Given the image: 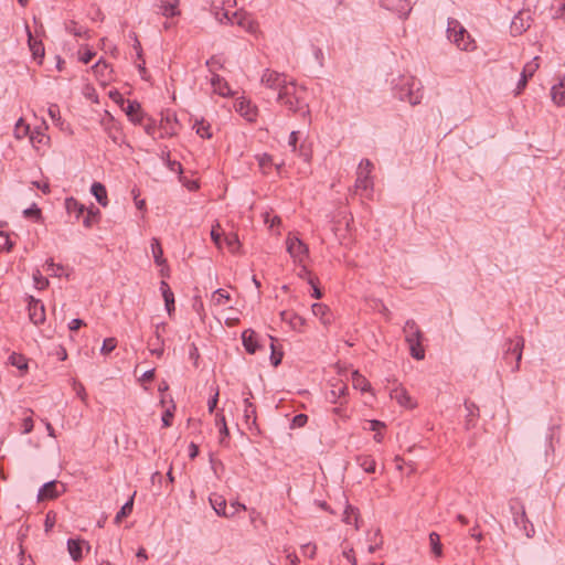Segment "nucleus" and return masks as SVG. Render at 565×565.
I'll return each mask as SVG.
<instances>
[{
  "label": "nucleus",
  "mask_w": 565,
  "mask_h": 565,
  "mask_svg": "<svg viewBox=\"0 0 565 565\" xmlns=\"http://www.w3.org/2000/svg\"><path fill=\"white\" fill-rule=\"evenodd\" d=\"M307 89L290 81L289 85L281 93L276 95L279 105L286 107L292 114H300L302 117L310 116L309 105L306 102Z\"/></svg>",
  "instance_id": "1"
},
{
  "label": "nucleus",
  "mask_w": 565,
  "mask_h": 565,
  "mask_svg": "<svg viewBox=\"0 0 565 565\" xmlns=\"http://www.w3.org/2000/svg\"><path fill=\"white\" fill-rule=\"evenodd\" d=\"M509 508L512 513L513 522L526 537H532L535 533L533 524L530 522L524 504L518 498L509 501Z\"/></svg>",
  "instance_id": "2"
},
{
  "label": "nucleus",
  "mask_w": 565,
  "mask_h": 565,
  "mask_svg": "<svg viewBox=\"0 0 565 565\" xmlns=\"http://www.w3.org/2000/svg\"><path fill=\"white\" fill-rule=\"evenodd\" d=\"M447 36L460 50L469 51L472 49L473 41L467 30L456 19L448 20Z\"/></svg>",
  "instance_id": "3"
},
{
  "label": "nucleus",
  "mask_w": 565,
  "mask_h": 565,
  "mask_svg": "<svg viewBox=\"0 0 565 565\" xmlns=\"http://www.w3.org/2000/svg\"><path fill=\"white\" fill-rule=\"evenodd\" d=\"M373 163L369 159H362L356 171L355 189L356 191H371L373 189Z\"/></svg>",
  "instance_id": "4"
},
{
  "label": "nucleus",
  "mask_w": 565,
  "mask_h": 565,
  "mask_svg": "<svg viewBox=\"0 0 565 565\" xmlns=\"http://www.w3.org/2000/svg\"><path fill=\"white\" fill-rule=\"evenodd\" d=\"M260 82L266 88L279 94L289 85L290 81L287 79L286 74L267 68L264 71Z\"/></svg>",
  "instance_id": "5"
},
{
  "label": "nucleus",
  "mask_w": 565,
  "mask_h": 565,
  "mask_svg": "<svg viewBox=\"0 0 565 565\" xmlns=\"http://www.w3.org/2000/svg\"><path fill=\"white\" fill-rule=\"evenodd\" d=\"M508 349L504 352V360L509 362V359H514L515 364L512 367L513 372L519 371L520 363L522 360V351L524 348V339L521 335H516L514 339H510L508 342Z\"/></svg>",
  "instance_id": "6"
},
{
  "label": "nucleus",
  "mask_w": 565,
  "mask_h": 565,
  "mask_svg": "<svg viewBox=\"0 0 565 565\" xmlns=\"http://www.w3.org/2000/svg\"><path fill=\"white\" fill-rule=\"evenodd\" d=\"M533 22L532 12L530 9L520 10L512 19L510 30L512 35H521L525 32Z\"/></svg>",
  "instance_id": "7"
},
{
  "label": "nucleus",
  "mask_w": 565,
  "mask_h": 565,
  "mask_svg": "<svg viewBox=\"0 0 565 565\" xmlns=\"http://www.w3.org/2000/svg\"><path fill=\"white\" fill-rule=\"evenodd\" d=\"M286 246L287 252L296 260L302 262L309 254L308 245L295 235H288Z\"/></svg>",
  "instance_id": "8"
},
{
  "label": "nucleus",
  "mask_w": 565,
  "mask_h": 565,
  "mask_svg": "<svg viewBox=\"0 0 565 565\" xmlns=\"http://www.w3.org/2000/svg\"><path fill=\"white\" fill-rule=\"evenodd\" d=\"M65 491V487L62 483H58L57 481H49L44 483L38 493V500L44 501V500H53L60 497L62 492Z\"/></svg>",
  "instance_id": "9"
},
{
  "label": "nucleus",
  "mask_w": 565,
  "mask_h": 565,
  "mask_svg": "<svg viewBox=\"0 0 565 565\" xmlns=\"http://www.w3.org/2000/svg\"><path fill=\"white\" fill-rule=\"evenodd\" d=\"M539 67H540L539 56L533 57L532 61L527 62L524 65L522 73H521V78L518 82V85L515 88V95H520L523 92V89L527 85L529 79L533 77V75L535 74V72L537 71Z\"/></svg>",
  "instance_id": "10"
},
{
  "label": "nucleus",
  "mask_w": 565,
  "mask_h": 565,
  "mask_svg": "<svg viewBox=\"0 0 565 565\" xmlns=\"http://www.w3.org/2000/svg\"><path fill=\"white\" fill-rule=\"evenodd\" d=\"M381 4L390 10L396 12L401 18H407L412 11V0H381Z\"/></svg>",
  "instance_id": "11"
},
{
  "label": "nucleus",
  "mask_w": 565,
  "mask_h": 565,
  "mask_svg": "<svg viewBox=\"0 0 565 565\" xmlns=\"http://www.w3.org/2000/svg\"><path fill=\"white\" fill-rule=\"evenodd\" d=\"M29 318L35 324L39 326L45 321V308L41 300L30 297L29 306Z\"/></svg>",
  "instance_id": "12"
},
{
  "label": "nucleus",
  "mask_w": 565,
  "mask_h": 565,
  "mask_svg": "<svg viewBox=\"0 0 565 565\" xmlns=\"http://www.w3.org/2000/svg\"><path fill=\"white\" fill-rule=\"evenodd\" d=\"M403 332L407 344L423 341L424 334L417 326L416 321L413 319H409L405 322Z\"/></svg>",
  "instance_id": "13"
},
{
  "label": "nucleus",
  "mask_w": 565,
  "mask_h": 565,
  "mask_svg": "<svg viewBox=\"0 0 565 565\" xmlns=\"http://www.w3.org/2000/svg\"><path fill=\"white\" fill-rule=\"evenodd\" d=\"M179 4V0H156L154 3L159 12L166 18L180 15Z\"/></svg>",
  "instance_id": "14"
},
{
  "label": "nucleus",
  "mask_w": 565,
  "mask_h": 565,
  "mask_svg": "<svg viewBox=\"0 0 565 565\" xmlns=\"http://www.w3.org/2000/svg\"><path fill=\"white\" fill-rule=\"evenodd\" d=\"M209 501L215 513L220 516L231 518L234 516L235 511L227 512L226 511V500L223 495L217 493H211L209 497Z\"/></svg>",
  "instance_id": "15"
},
{
  "label": "nucleus",
  "mask_w": 565,
  "mask_h": 565,
  "mask_svg": "<svg viewBox=\"0 0 565 565\" xmlns=\"http://www.w3.org/2000/svg\"><path fill=\"white\" fill-rule=\"evenodd\" d=\"M280 318L282 321L288 322L291 329L296 331H299L305 326L306 322V320L301 316L289 310L281 311Z\"/></svg>",
  "instance_id": "16"
},
{
  "label": "nucleus",
  "mask_w": 565,
  "mask_h": 565,
  "mask_svg": "<svg viewBox=\"0 0 565 565\" xmlns=\"http://www.w3.org/2000/svg\"><path fill=\"white\" fill-rule=\"evenodd\" d=\"M160 290L162 294V297L164 299L166 309L168 311V315L171 317L172 312L174 311V294L172 292L170 286L167 281L161 280L160 282Z\"/></svg>",
  "instance_id": "17"
},
{
  "label": "nucleus",
  "mask_w": 565,
  "mask_h": 565,
  "mask_svg": "<svg viewBox=\"0 0 565 565\" xmlns=\"http://www.w3.org/2000/svg\"><path fill=\"white\" fill-rule=\"evenodd\" d=\"M28 43L34 60H42L44 57V45L42 41L33 38L29 26H26Z\"/></svg>",
  "instance_id": "18"
},
{
  "label": "nucleus",
  "mask_w": 565,
  "mask_h": 565,
  "mask_svg": "<svg viewBox=\"0 0 565 565\" xmlns=\"http://www.w3.org/2000/svg\"><path fill=\"white\" fill-rule=\"evenodd\" d=\"M255 335V331L252 329H247L242 333L243 345L245 350L250 354H254L259 348Z\"/></svg>",
  "instance_id": "19"
},
{
  "label": "nucleus",
  "mask_w": 565,
  "mask_h": 565,
  "mask_svg": "<svg viewBox=\"0 0 565 565\" xmlns=\"http://www.w3.org/2000/svg\"><path fill=\"white\" fill-rule=\"evenodd\" d=\"M127 104L125 108L126 115L131 121L140 124L143 118L140 104L136 100H127Z\"/></svg>",
  "instance_id": "20"
},
{
  "label": "nucleus",
  "mask_w": 565,
  "mask_h": 565,
  "mask_svg": "<svg viewBox=\"0 0 565 565\" xmlns=\"http://www.w3.org/2000/svg\"><path fill=\"white\" fill-rule=\"evenodd\" d=\"M224 17L231 21L232 24L236 23L238 24L239 26L244 28L247 32L249 33H254L256 32L257 30V25L254 23L253 20H250L249 18L247 17H242V15H238V14H234L233 19H230L227 17V13L225 12L224 13Z\"/></svg>",
  "instance_id": "21"
},
{
  "label": "nucleus",
  "mask_w": 565,
  "mask_h": 565,
  "mask_svg": "<svg viewBox=\"0 0 565 565\" xmlns=\"http://www.w3.org/2000/svg\"><path fill=\"white\" fill-rule=\"evenodd\" d=\"M311 310H312V313L313 316L320 318L321 322L327 326V324H330L331 323V319H330V309L327 305L324 303H313L311 306Z\"/></svg>",
  "instance_id": "22"
},
{
  "label": "nucleus",
  "mask_w": 565,
  "mask_h": 565,
  "mask_svg": "<svg viewBox=\"0 0 565 565\" xmlns=\"http://www.w3.org/2000/svg\"><path fill=\"white\" fill-rule=\"evenodd\" d=\"M244 419L249 427L256 425V406L249 401V397L244 399Z\"/></svg>",
  "instance_id": "23"
},
{
  "label": "nucleus",
  "mask_w": 565,
  "mask_h": 565,
  "mask_svg": "<svg viewBox=\"0 0 565 565\" xmlns=\"http://www.w3.org/2000/svg\"><path fill=\"white\" fill-rule=\"evenodd\" d=\"M65 207L67 213L74 214L76 218H79L85 212V205L74 198H67L65 200Z\"/></svg>",
  "instance_id": "24"
},
{
  "label": "nucleus",
  "mask_w": 565,
  "mask_h": 565,
  "mask_svg": "<svg viewBox=\"0 0 565 565\" xmlns=\"http://www.w3.org/2000/svg\"><path fill=\"white\" fill-rule=\"evenodd\" d=\"M90 192L100 205L106 206L108 204L107 191L104 184L100 182H94L92 184Z\"/></svg>",
  "instance_id": "25"
},
{
  "label": "nucleus",
  "mask_w": 565,
  "mask_h": 565,
  "mask_svg": "<svg viewBox=\"0 0 565 565\" xmlns=\"http://www.w3.org/2000/svg\"><path fill=\"white\" fill-rule=\"evenodd\" d=\"M84 541L68 539L67 550L73 561L78 562L83 558L82 545Z\"/></svg>",
  "instance_id": "26"
},
{
  "label": "nucleus",
  "mask_w": 565,
  "mask_h": 565,
  "mask_svg": "<svg viewBox=\"0 0 565 565\" xmlns=\"http://www.w3.org/2000/svg\"><path fill=\"white\" fill-rule=\"evenodd\" d=\"M151 253L153 256V260L158 266H163L167 264V260L163 257V249L161 247V243L157 237H153L151 239Z\"/></svg>",
  "instance_id": "27"
},
{
  "label": "nucleus",
  "mask_w": 565,
  "mask_h": 565,
  "mask_svg": "<svg viewBox=\"0 0 565 565\" xmlns=\"http://www.w3.org/2000/svg\"><path fill=\"white\" fill-rule=\"evenodd\" d=\"M551 96L553 102L558 106L565 105V82L562 81L554 85L551 89Z\"/></svg>",
  "instance_id": "28"
},
{
  "label": "nucleus",
  "mask_w": 565,
  "mask_h": 565,
  "mask_svg": "<svg viewBox=\"0 0 565 565\" xmlns=\"http://www.w3.org/2000/svg\"><path fill=\"white\" fill-rule=\"evenodd\" d=\"M358 465L367 473H374L376 469V462L370 455H360L356 457Z\"/></svg>",
  "instance_id": "29"
},
{
  "label": "nucleus",
  "mask_w": 565,
  "mask_h": 565,
  "mask_svg": "<svg viewBox=\"0 0 565 565\" xmlns=\"http://www.w3.org/2000/svg\"><path fill=\"white\" fill-rule=\"evenodd\" d=\"M429 544L431 553L435 557H441L443 556V544L440 542V536L436 532H431L429 534Z\"/></svg>",
  "instance_id": "30"
},
{
  "label": "nucleus",
  "mask_w": 565,
  "mask_h": 565,
  "mask_svg": "<svg viewBox=\"0 0 565 565\" xmlns=\"http://www.w3.org/2000/svg\"><path fill=\"white\" fill-rule=\"evenodd\" d=\"M211 84L215 92L220 95L225 96L228 93V87L224 78L216 73L212 74Z\"/></svg>",
  "instance_id": "31"
},
{
  "label": "nucleus",
  "mask_w": 565,
  "mask_h": 565,
  "mask_svg": "<svg viewBox=\"0 0 565 565\" xmlns=\"http://www.w3.org/2000/svg\"><path fill=\"white\" fill-rule=\"evenodd\" d=\"M352 382L354 388H359L362 392H367L371 388L370 382L361 375L358 371L352 374Z\"/></svg>",
  "instance_id": "32"
},
{
  "label": "nucleus",
  "mask_w": 565,
  "mask_h": 565,
  "mask_svg": "<svg viewBox=\"0 0 565 565\" xmlns=\"http://www.w3.org/2000/svg\"><path fill=\"white\" fill-rule=\"evenodd\" d=\"M134 507V498H130L117 512L115 516V522L120 523L122 519L127 518L132 512Z\"/></svg>",
  "instance_id": "33"
},
{
  "label": "nucleus",
  "mask_w": 565,
  "mask_h": 565,
  "mask_svg": "<svg viewBox=\"0 0 565 565\" xmlns=\"http://www.w3.org/2000/svg\"><path fill=\"white\" fill-rule=\"evenodd\" d=\"M408 348H409V353H411L412 358H414L415 360H418V361L425 359V349L422 344V341L408 344Z\"/></svg>",
  "instance_id": "34"
},
{
  "label": "nucleus",
  "mask_w": 565,
  "mask_h": 565,
  "mask_svg": "<svg viewBox=\"0 0 565 565\" xmlns=\"http://www.w3.org/2000/svg\"><path fill=\"white\" fill-rule=\"evenodd\" d=\"M270 341H271V343H270V349H271L270 361H271V364L276 367L281 363L284 352L276 348V345H275L276 339L275 338L270 337Z\"/></svg>",
  "instance_id": "35"
},
{
  "label": "nucleus",
  "mask_w": 565,
  "mask_h": 565,
  "mask_svg": "<svg viewBox=\"0 0 565 565\" xmlns=\"http://www.w3.org/2000/svg\"><path fill=\"white\" fill-rule=\"evenodd\" d=\"M194 128L196 130V134L202 137V138H206V139H210L212 137V134L210 131L211 129V126L209 122L204 121V120H201V121H196L195 125H194Z\"/></svg>",
  "instance_id": "36"
},
{
  "label": "nucleus",
  "mask_w": 565,
  "mask_h": 565,
  "mask_svg": "<svg viewBox=\"0 0 565 565\" xmlns=\"http://www.w3.org/2000/svg\"><path fill=\"white\" fill-rule=\"evenodd\" d=\"M465 407L468 412L467 414V426L469 427L470 424L473 422L475 418L479 416V408L473 402L466 401Z\"/></svg>",
  "instance_id": "37"
},
{
  "label": "nucleus",
  "mask_w": 565,
  "mask_h": 565,
  "mask_svg": "<svg viewBox=\"0 0 565 565\" xmlns=\"http://www.w3.org/2000/svg\"><path fill=\"white\" fill-rule=\"evenodd\" d=\"M401 100H407L411 105L415 106L418 105L422 100V95L418 93H414L412 89H408L407 93H403V90L399 94Z\"/></svg>",
  "instance_id": "38"
},
{
  "label": "nucleus",
  "mask_w": 565,
  "mask_h": 565,
  "mask_svg": "<svg viewBox=\"0 0 565 565\" xmlns=\"http://www.w3.org/2000/svg\"><path fill=\"white\" fill-rule=\"evenodd\" d=\"M348 392V386L345 384L340 383L339 385L333 386V388L330 391V401L332 403H337V399L344 396Z\"/></svg>",
  "instance_id": "39"
},
{
  "label": "nucleus",
  "mask_w": 565,
  "mask_h": 565,
  "mask_svg": "<svg viewBox=\"0 0 565 565\" xmlns=\"http://www.w3.org/2000/svg\"><path fill=\"white\" fill-rule=\"evenodd\" d=\"M227 300H230V294L226 290L218 288L213 292L212 301L214 305L221 306Z\"/></svg>",
  "instance_id": "40"
},
{
  "label": "nucleus",
  "mask_w": 565,
  "mask_h": 565,
  "mask_svg": "<svg viewBox=\"0 0 565 565\" xmlns=\"http://www.w3.org/2000/svg\"><path fill=\"white\" fill-rule=\"evenodd\" d=\"M99 215L100 212L98 209L87 211L86 216L83 220L84 226L90 228L97 222Z\"/></svg>",
  "instance_id": "41"
},
{
  "label": "nucleus",
  "mask_w": 565,
  "mask_h": 565,
  "mask_svg": "<svg viewBox=\"0 0 565 565\" xmlns=\"http://www.w3.org/2000/svg\"><path fill=\"white\" fill-rule=\"evenodd\" d=\"M259 168L263 170L264 173H268V170L271 168L273 158L268 153H263L257 156Z\"/></svg>",
  "instance_id": "42"
},
{
  "label": "nucleus",
  "mask_w": 565,
  "mask_h": 565,
  "mask_svg": "<svg viewBox=\"0 0 565 565\" xmlns=\"http://www.w3.org/2000/svg\"><path fill=\"white\" fill-rule=\"evenodd\" d=\"M552 9L554 10L553 17L555 19L565 20V0H554Z\"/></svg>",
  "instance_id": "43"
},
{
  "label": "nucleus",
  "mask_w": 565,
  "mask_h": 565,
  "mask_svg": "<svg viewBox=\"0 0 565 565\" xmlns=\"http://www.w3.org/2000/svg\"><path fill=\"white\" fill-rule=\"evenodd\" d=\"M9 360H10V363L13 366H17L19 370H26L28 369L26 360H25V358L22 354L12 353L10 355Z\"/></svg>",
  "instance_id": "44"
},
{
  "label": "nucleus",
  "mask_w": 565,
  "mask_h": 565,
  "mask_svg": "<svg viewBox=\"0 0 565 565\" xmlns=\"http://www.w3.org/2000/svg\"><path fill=\"white\" fill-rule=\"evenodd\" d=\"M224 241L232 253H235L239 247L238 236L235 233L226 234Z\"/></svg>",
  "instance_id": "45"
},
{
  "label": "nucleus",
  "mask_w": 565,
  "mask_h": 565,
  "mask_svg": "<svg viewBox=\"0 0 565 565\" xmlns=\"http://www.w3.org/2000/svg\"><path fill=\"white\" fill-rule=\"evenodd\" d=\"M205 65L207 66L209 71H210L212 74L216 73V71H217V70H220V68H222V67H223V64H222V62H221V58H220L218 56H216V55L211 56V57L206 61Z\"/></svg>",
  "instance_id": "46"
},
{
  "label": "nucleus",
  "mask_w": 565,
  "mask_h": 565,
  "mask_svg": "<svg viewBox=\"0 0 565 565\" xmlns=\"http://www.w3.org/2000/svg\"><path fill=\"white\" fill-rule=\"evenodd\" d=\"M117 347V340L115 338H106L102 345V353L103 354H109L111 351H114Z\"/></svg>",
  "instance_id": "47"
},
{
  "label": "nucleus",
  "mask_w": 565,
  "mask_h": 565,
  "mask_svg": "<svg viewBox=\"0 0 565 565\" xmlns=\"http://www.w3.org/2000/svg\"><path fill=\"white\" fill-rule=\"evenodd\" d=\"M33 279L35 287L40 290L45 289L49 286V279L40 273V270H36V273L33 274Z\"/></svg>",
  "instance_id": "48"
},
{
  "label": "nucleus",
  "mask_w": 565,
  "mask_h": 565,
  "mask_svg": "<svg viewBox=\"0 0 565 565\" xmlns=\"http://www.w3.org/2000/svg\"><path fill=\"white\" fill-rule=\"evenodd\" d=\"M23 214L28 218H34L35 221H39L42 217L41 209L36 206V204H33L31 207L25 209L23 211Z\"/></svg>",
  "instance_id": "49"
},
{
  "label": "nucleus",
  "mask_w": 565,
  "mask_h": 565,
  "mask_svg": "<svg viewBox=\"0 0 565 565\" xmlns=\"http://www.w3.org/2000/svg\"><path fill=\"white\" fill-rule=\"evenodd\" d=\"M356 520H358V518H356L355 509L352 505H347V508L344 510L343 521L347 524H352L353 522H356Z\"/></svg>",
  "instance_id": "50"
},
{
  "label": "nucleus",
  "mask_w": 565,
  "mask_h": 565,
  "mask_svg": "<svg viewBox=\"0 0 565 565\" xmlns=\"http://www.w3.org/2000/svg\"><path fill=\"white\" fill-rule=\"evenodd\" d=\"M111 122V127L106 128L108 132V137L115 142L118 143L120 139V130L116 127L115 122L113 121V118L109 119Z\"/></svg>",
  "instance_id": "51"
},
{
  "label": "nucleus",
  "mask_w": 565,
  "mask_h": 565,
  "mask_svg": "<svg viewBox=\"0 0 565 565\" xmlns=\"http://www.w3.org/2000/svg\"><path fill=\"white\" fill-rule=\"evenodd\" d=\"M73 390L75 391L76 395L83 401L86 402L87 394L85 391L84 385L81 382L74 381L73 382Z\"/></svg>",
  "instance_id": "52"
},
{
  "label": "nucleus",
  "mask_w": 565,
  "mask_h": 565,
  "mask_svg": "<svg viewBox=\"0 0 565 565\" xmlns=\"http://www.w3.org/2000/svg\"><path fill=\"white\" fill-rule=\"evenodd\" d=\"M175 406L172 405V409L167 408L166 412L162 415V426L163 427H170L172 425V418H173V411Z\"/></svg>",
  "instance_id": "53"
},
{
  "label": "nucleus",
  "mask_w": 565,
  "mask_h": 565,
  "mask_svg": "<svg viewBox=\"0 0 565 565\" xmlns=\"http://www.w3.org/2000/svg\"><path fill=\"white\" fill-rule=\"evenodd\" d=\"M308 422V416L306 414H298L294 416L291 427H303Z\"/></svg>",
  "instance_id": "54"
},
{
  "label": "nucleus",
  "mask_w": 565,
  "mask_h": 565,
  "mask_svg": "<svg viewBox=\"0 0 565 565\" xmlns=\"http://www.w3.org/2000/svg\"><path fill=\"white\" fill-rule=\"evenodd\" d=\"M45 266H46L45 270L50 271L51 275H54V276H57L58 271H61L63 269V267L61 265L54 264L53 259H47L45 263Z\"/></svg>",
  "instance_id": "55"
},
{
  "label": "nucleus",
  "mask_w": 565,
  "mask_h": 565,
  "mask_svg": "<svg viewBox=\"0 0 565 565\" xmlns=\"http://www.w3.org/2000/svg\"><path fill=\"white\" fill-rule=\"evenodd\" d=\"M218 228H220V224L218 223L215 226L212 227L211 238H212L213 243L217 247H221L222 234L218 232Z\"/></svg>",
  "instance_id": "56"
},
{
  "label": "nucleus",
  "mask_w": 565,
  "mask_h": 565,
  "mask_svg": "<svg viewBox=\"0 0 565 565\" xmlns=\"http://www.w3.org/2000/svg\"><path fill=\"white\" fill-rule=\"evenodd\" d=\"M95 54L96 53L94 51H92L90 49H85L84 52L79 51V61L83 62L84 64H88L93 60Z\"/></svg>",
  "instance_id": "57"
},
{
  "label": "nucleus",
  "mask_w": 565,
  "mask_h": 565,
  "mask_svg": "<svg viewBox=\"0 0 565 565\" xmlns=\"http://www.w3.org/2000/svg\"><path fill=\"white\" fill-rule=\"evenodd\" d=\"M317 281H318V278L317 277H310L308 278V282L312 286L313 288V292H312V297L315 299H320L322 297V292L321 290L318 288L317 286Z\"/></svg>",
  "instance_id": "58"
},
{
  "label": "nucleus",
  "mask_w": 565,
  "mask_h": 565,
  "mask_svg": "<svg viewBox=\"0 0 565 565\" xmlns=\"http://www.w3.org/2000/svg\"><path fill=\"white\" fill-rule=\"evenodd\" d=\"M217 417H220V420H222V427H220V434L222 436L221 443H222L223 438L227 437L230 435V431H228V428L226 425L225 416L222 413H217Z\"/></svg>",
  "instance_id": "59"
},
{
  "label": "nucleus",
  "mask_w": 565,
  "mask_h": 565,
  "mask_svg": "<svg viewBox=\"0 0 565 565\" xmlns=\"http://www.w3.org/2000/svg\"><path fill=\"white\" fill-rule=\"evenodd\" d=\"M109 67V65L103 61V60H99L94 66H93V70L96 74H102L104 75V72Z\"/></svg>",
  "instance_id": "60"
},
{
  "label": "nucleus",
  "mask_w": 565,
  "mask_h": 565,
  "mask_svg": "<svg viewBox=\"0 0 565 565\" xmlns=\"http://www.w3.org/2000/svg\"><path fill=\"white\" fill-rule=\"evenodd\" d=\"M109 97L117 104H119L121 107H124L125 98L118 90H110Z\"/></svg>",
  "instance_id": "61"
},
{
  "label": "nucleus",
  "mask_w": 565,
  "mask_h": 565,
  "mask_svg": "<svg viewBox=\"0 0 565 565\" xmlns=\"http://www.w3.org/2000/svg\"><path fill=\"white\" fill-rule=\"evenodd\" d=\"M395 398L397 399V402L401 405H405L411 399V397L407 395V393L405 391H401V392L396 391Z\"/></svg>",
  "instance_id": "62"
},
{
  "label": "nucleus",
  "mask_w": 565,
  "mask_h": 565,
  "mask_svg": "<svg viewBox=\"0 0 565 565\" xmlns=\"http://www.w3.org/2000/svg\"><path fill=\"white\" fill-rule=\"evenodd\" d=\"M83 326H85V322L79 318H75V319L71 320V322L68 323V329L71 331H76L79 328H82Z\"/></svg>",
  "instance_id": "63"
},
{
  "label": "nucleus",
  "mask_w": 565,
  "mask_h": 565,
  "mask_svg": "<svg viewBox=\"0 0 565 565\" xmlns=\"http://www.w3.org/2000/svg\"><path fill=\"white\" fill-rule=\"evenodd\" d=\"M370 423V430L372 431H380L382 428L385 427V424L383 422H380L377 419H372Z\"/></svg>",
  "instance_id": "64"
}]
</instances>
